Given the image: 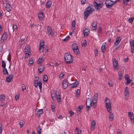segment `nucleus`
Masks as SVG:
<instances>
[{
  "mask_svg": "<svg viewBox=\"0 0 134 134\" xmlns=\"http://www.w3.org/2000/svg\"><path fill=\"white\" fill-rule=\"evenodd\" d=\"M104 102L105 104L107 110L109 113V118L110 120L112 121L113 120L114 116L112 113L111 112V104L110 102V99L108 97H106L105 98Z\"/></svg>",
  "mask_w": 134,
  "mask_h": 134,
  "instance_id": "f257e3e1",
  "label": "nucleus"
},
{
  "mask_svg": "<svg viewBox=\"0 0 134 134\" xmlns=\"http://www.w3.org/2000/svg\"><path fill=\"white\" fill-rule=\"evenodd\" d=\"M65 60L68 64L71 63L73 61L72 56L70 54L66 53L64 56Z\"/></svg>",
  "mask_w": 134,
  "mask_h": 134,
  "instance_id": "f03ea898",
  "label": "nucleus"
},
{
  "mask_svg": "<svg viewBox=\"0 0 134 134\" xmlns=\"http://www.w3.org/2000/svg\"><path fill=\"white\" fill-rule=\"evenodd\" d=\"M86 9H87L85 11L84 13V16L83 18L84 19L86 20L87 19L88 16L91 13V7H88Z\"/></svg>",
  "mask_w": 134,
  "mask_h": 134,
  "instance_id": "7ed1b4c3",
  "label": "nucleus"
},
{
  "mask_svg": "<svg viewBox=\"0 0 134 134\" xmlns=\"http://www.w3.org/2000/svg\"><path fill=\"white\" fill-rule=\"evenodd\" d=\"M105 4L107 8H110L114 4V3L112 1L106 0L105 2Z\"/></svg>",
  "mask_w": 134,
  "mask_h": 134,
  "instance_id": "20e7f679",
  "label": "nucleus"
},
{
  "mask_svg": "<svg viewBox=\"0 0 134 134\" xmlns=\"http://www.w3.org/2000/svg\"><path fill=\"white\" fill-rule=\"evenodd\" d=\"M47 34L49 36H53L54 35V33L52 30L51 27L49 26L47 27Z\"/></svg>",
  "mask_w": 134,
  "mask_h": 134,
  "instance_id": "39448f33",
  "label": "nucleus"
},
{
  "mask_svg": "<svg viewBox=\"0 0 134 134\" xmlns=\"http://www.w3.org/2000/svg\"><path fill=\"white\" fill-rule=\"evenodd\" d=\"M93 4L94 5V8L97 9V10L98 11L100 8H102L103 6L102 3L101 4H98L96 2H93Z\"/></svg>",
  "mask_w": 134,
  "mask_h": 134,
  "instance_id": "423d86ee",
  "label": "nucleus"
},
{
  "mask_svg": "<svg viewBox=\"0 0 134 134\" xmlns=\"http://www.w3.org/2000/svg\"><path fill=\"white\" fill-rule=\"evenodd\" d=\"M72 49L74 52L77 55L79 52L78 51V47L76 44H73L72 45Z\"/></svg>",
  "mask_w": 134,
  "mask_h": 134,
  "instance_id": "0eeeda50",
  "label": "nucleus"
},
{
  "mask_svg": "<svg viewBox=\"0 0 134 134\" xmlns=\"http://www.w3.org/2000/svg\"><path fill=\"white\" fill-rule=\"evenodd\" d=\"M113 68L114 69L116 70H117L118 69V61L115 58H114L113 60Z\"/></svg>",
  "mask_w": 134,
  "mask_h": 134,
  "instance_id": "6e6552de",
  "label": "nucleus"
},
{
  "mask_svg": "<svg viewBox=\"0 0 134 134\" xmlns=\"http://www.w3.org/2000/svg\"><path fill=\"white\" fill-rule=\"evenodd\" d=\"M91 99L89 98L87 99L86 101V107L88 108L87 109V111H88L91 105Z\"/></svg>",
  "mask_w": 134,
  "mask_h": 134,
  "instance_id": "1a4fd4ad",
  "label": "nucleus"
},
{
  "mask_svg": "<svg viewBox=\"0 0 134 134\" xmlns=\"http://www.w3.org/2000/svg\"><path fill=\"white\" fill-rule=\"evenodd\" d=\"M68 84L67 80H63L62 82V87L64 89H66L68 87Z\"/></svg>",
  "mask_w": 134,
  "mask_h": 134,
  "instance_id": "9d476101",
  "label": "nucleus"
},
{
  "mask_svg": "<svg viewBox=\"0 0 134 134\" xmlns=\"http://www.w3.org/2000/svg\"><path fill=\"white\" fill-rule=\"evenodd\" d=\"M131 46V50L132 53H134V40L130 41V43Z\"/></svg>",
  "mask_w": 134,
  "mask_h": 134,
  "instance_id": "9b49d317",
  "label": "nucleus"
},
{
  "mask_svg": "<svg viewBox=\"0 0 134 134\" xmlns=\"http://www.w3.org/2000/svg\"><path fill=\"white\" fill-rule=\"evenodd\" d=\"M44 42L43 41L40 43L39 45V50L41 52H43L44 50Z\"/></svg>",
  "mask_w": 134,
  "mask_h": 134,
  "instance_id": "f8f14e48",
  "label": "nucleus"
},
{
  "mask_svg": "<svg viewBox=\"0 0 134 134\" xmlns=\"http://www.w3.org/2000/svg\"><path fill=\"white\" fill-rule=\"evenodd\" d=\"M7 38V33L6 32H5L2 35L1 39L4 42Z\"/></svg>",
  "mask_w": 134,
  "mask_h": 134,
  "instance_id": "ddd939ff",
  "label": "nucleus"
},
{
  "mask_svg": "<svg viewBox=\"0 0 134 134\" xmlns=\"http://www.w3.org/2000/svg\"><path fill=\"white\" fill-rule=\"evenodd\" d=\"M13 77L14 76L12 75H9V76L6 78V81L8 82H10L12 80Z\"/></svg>",
  "mask_w": 134,
  "mask_h": 134,
  "instance_id": "4468645a",
  "label": "nucleus"
},
{
  "mask_svg": "<svg viewBox=\"0 0 134 134\" xmlns=\"http://www.w3.org/2000/svg\"><path fill=\"white\" fill-rule=\"evenodd\" d=\"M90 31L87 28H85L83 30V34L84 36H87L89 34Z\"/></svg>",
  "mask_w": 134,
  "mask_h": 134,
  "instance_id": "2eb2a0df",
  "label": "nucleus"
},
{
  "mask_svg": "<svg viewBox=\"0 0 134 134\" xmlns=\"http://www.w3.org/2000/svg\"><path fill=\"white\" fill-rule=\"evenodd\" d=\"M121 40V39L120 37H117L116 38V41L114 43V45L116 46L118 45Z\"/></svg>",
  "mask_w": 134,
  "mask_h": 134,
  "instance_id": "dca6fc26",
  "label": "nucleus"
},
{
  "mask_svg": "<svg viewBox=\"0 0 134 134\" xmlns=\"http://www.w3.org/2000/svg\"><path fill=\"white\" fill-rule=\"evenodd\" d=\"M124 93L125 96H127L129 95V92L128 88L127 87H126L125 88Z\"/></svg>",
  "mask_w": 134,
  "mask_h": 134,
  "instance_id": "f3484780",
  "label": "nucleus"
},
{
  "mask_svg": "<svg viewBox=\"0 0 134 134\" xmlns=\"http://www.w3.org/2000/svg\"><path fill=\"white\" fill-rule=\"evenodd\" d=\"M95 121L93 120L91 123V129L92 130H94L95 129Z\"/></svg>",
  "mask_w": 134,
  "mask_h": 134,
  "instance_id": "a211bd4d",
  "label": "nucleus"
},
{
  "mask_svg": "<svg viewBox=\"0 0 134 134\" xmlns=\"http://www.w3.org/2000/svg\"><path fill=\"white\" fill-rule=\"evenodd\" d=\"M38 69L39 72L41 73L43 71L44 69V66L43 65H40L38 67Z\"/></svg>",
  "mask_w": 134,
  "mask_h": 134,
  "instance_id": "6ab92c4d",
  "label": "nucleus"
},
{
  "mask_svg": "<svg viewBox=\"0 0 134 134\" xmlns=\"http://www.w3.org/2000/svg\"><path fill=\"white\" fill-rule=\"evenodd\" d=\"M5 8L7 10L8 12H9L11 10L12 7L9 4H7L5 6Z\"/></svg>",
  "mask_w": 134,
  "mask_h": 134,
  "instance_id": "aec40b11",
  "label": "nucleus"
},
{
  "mask_svg": "<svg viewBox=\"0 0 134 134\" xmlns=\"http://www.w3.org/2000/svg\"><path fill=\"white\" fill-rule=\"evenodd\" d=\"M30 46L29 45H27L25 48V53H31L30 52Z\"/></svg>",
  "mask_w": 134,
  "mask_h": 134,
  "instance_id": "412c9836",
  "label": "nucleus"
},
{
  "mask_svg": "<svg viewBox=\"0 0 134 134\" xmlns=\"http://www.w3.org/2000/svg\"><path fill=\"white\" fill-rule=\"evenodd\" d=\"M97 23L94 21H93L92 23V28L93 30H96L97 28Z\"/></svg>",
  "mask_w": 134,
  "mask_h": 134,
  "instance_id": "4be33fe9",
  "label": "nucleus"
},
{
  "mask_svg": "<svg viewBox=\"0 0 134 134\" xmlns=\"http://www.w3.org/2000/svg\"><path fill=\"white\" fill-rule=\"evenodd\" d=\"M98 93H96L93 96V99H92L93 101H97L98 98Z\"/></svg>",
  "mask_w": 134,
  "mask_h": 134,
  "instance_id": "5701e85b",
  "label": "nucleus"
},
{
  "mask_svg": "<svg viewBox=\"0 0 134 134\" xmlns=\"http://www.w3.org/2000/svg\"><path fill=\"white\" fill-rule=\"evenodd\" d=\"M106 45V43H104L103 44L101 47V49L102 52L104 53L105 51V46Z\"/></svg>",
  "mask_w": 134,
  "mask_h": 134,
  "instance_id": "b1692460",
  "label": "nucleus"
},
{
  "mask_svg": "<svg viewBox=\"0 0 134 134\" xmlns=\"http://www.w3.org/2000/svg\"><path fill=\"white\" fill-rule=\"evenodd\" d=\"M43 109H40L38 110L36 114L39 117L40 116L41 114H42L43 113Z\"/></svg>",
  "mask_w": 134,
  "mask_h": 134,
  "instance_id": "393cba45",
  "label": "nucleus"
},
{
  "mask_svg": "<svg viewBox=\"0 0 134 134\" xmlns=\"http://www.w3.org/2000/svg\"><path fill=\"white\" fill-rule=\"evenodd\" d=\"M52 4L51 1H48L47 3L46 7L47 8H49L51 6Z\"/></svg>",
  "mask_w": 134,
  "mask_h": 134,
  "instance_id": "a878e982",
  "label": "nucleus"
},
{
  "mask_svg": "<svg viewBox=\"0 0 134 134\" xmlns=\"http://www.w3.org/2000/svg\"><path fill=\"white\" fill-rule=\"evenodd\" d=\"M38 16L39 19L40 20H42L43 18V13H40L38 14Z\"/></svg>",
  "mask_w": 134,
  "mask_h": 134,
  "instance_id": "bb28decb",
  "label": "nucleus"
},
{
  "mask_svg": "<svg viewBox=\"0 0 134 134\" xmlns=\"http://www.w3.org/2000/svg\"><path fill=\"white\" fill-rule=\"evenodd\" d=\"M44 59L43 58L40 57L38 60V63L40 64L42 63L44 60Z\"/></svg>",
  "mask_w": 134,
  "mask_h": 134,
  "instance_id": "cd10ccee",
  "label": "nucleus"
},
{
  "mask_svg": "<svg viewBox=\"0 0 134 134\" xmlns=\"http://www.w3.org/2000/svg\"><path fill=\"white\" fill-rule=\"evenodd\" d=\"M56 97L57 101L59 102L61 101V96L60 94H57Z\"/></svg>",
  "mask_w": 134,
  "mask_h": 134,
  "instance_id": "c85d7f7f",
  "label": "nucleus"
},
{
  "mask_svg": "<svg viewBox=\"0 0 134 134\" xmlns=\"http://www.w3.org/2000/svg\"><path fill=\"white\" fill-rule=\"evenodd\" d=\"M25 124V121L23 120H21L19 123V124L20 125V128H21Z\"/></svg>",
  "mask_w": 134,
  "mask_h": 134,
  "instance_id": "c756f323",
  "label": "nucleus"
},
{
  "mask_svg": "<svg viewBox=\"0 0 134 134\" xmlns=\"http://www.w3.org/2000/svg\"><path fill=\"white\" fill-rule=\"evenodd\" d=\"M3 72L4 74L5 75H8V72L6 68H3Z\"/></svg>",
  "mask_w": 134,
  "mask_h": 134,
  "instance_id": "7c9ffc66",
  "label": "nucleus"
},
{
  "mask_svg": "<svg viewBox=\"0 0 134 134\" xmlns=\"http://www.w3.org/2000/svg\"><path fill=\"white\" fill-rule=\"evenodd\" d=\"M76 24V21L75 20H73L71 24L72 29L73 30L75 29V25Z\"/></svg>",
  "mask_w": 134,
  "mask_h": 134,
  "instance_id": "2f4dec72",
  "label": "nucleus"
},
{
  "mask_svg": "<svg viewBox=\"0 0 134 134\" xmlns=\"http://www.w3.org/2000/svg\"><path fill=\"white\" fill-rule=\"evenodd\" d=\"M78 83H79L77 81H76L75 83L72 84L73 85V86L71 87V88H73L75 87H76L77 86V85H78Z\"/></svg>",
  "mask_w": 134,
  "mask_h": 134,
  "instance_id": "473e14b6",
  "label": "nucleus"
},
{
  "mask_svg": "<svg viewBox=\"0 0 134 134\" xmlns=\"http://www.w3.org/2000/svg\"><path fill=\"white\" fill-rule=\"evenodd\" d=\"M119 80H121L122 77V74L121 71H119L118 72Z\"/></svg>",
  "mask_w": 134,
  "mask_h": 134,
  "instance_id": "72a5a7b5",
  "label": "nucleus"
},
{
  "mask_svg": "<svg viewBox=\"0 0 134 134\" xmlns=\"http://www.w3.org/2000/svg\"><path fill=\"white\" fill-rule=\"evenodd\" d=\"M37 131L38 132L37 134H41V130L40 126H39L37 128Z\"/></svg>",
  "mask_w": 134,
  "mask_h": 134,
  "instance_id": "f704fd0d",
  "label": "nucleus"
},
{
  "mask_svg": "<svg viewBox=\"0 0 134 134\" xmlns=\"http://www.w3.org/2000/svg\"><path fill=\"white\" fill-rule=\"evenodd\" d=\"M5 96L3 94H2L0 96V100L1 101H3L5 98Z\"/></svg>",
  "mask_w": 134,
  "mask_h": 134,
  "instance_id": "c9c22d12",
  "label": "nucleus"
},
{
  "mask_svg": "<svg viewBox=\"0 0 134 134\" xmlns=\"http://www.w3.org/2000/svg\"><path fill=\"white\" fill-rule=\"evenodd\" d=\"M25 58H27L30 57L31 55V53H25Z\"/></svg>",
  "mask_w": 134,
  "mask_h": 134,
  "instance_id": "e433bc0d",
  "label": "nucleus"
},
{
  "mask_svg": "<svg viewBox=\"0 0 134 134\" xmlns=\"http://www.w3.org/2000/svg\"><path fill=\"white\" fill-rule=\"evenodd\" d=\"M17 25L16 24H15L13 25V32L16 31L17 30Z\"/></svg>",
  "mask_w": 134,
  "mask_h": 134,
  "instance_id": "4c0bfd02",
  "label": "nucleus"
},
{
  "mask_svg": "<svg viewBox=\"0 0 134 134\" xmlns=\"http://www.w3.org/2000/svg\"><path fill=\"white\" fill-rule=\"evenodd\" d=\"M38 85L40 90H41L42 88V83L41 81H39L38 83Z\"/></svg>",
  "mask_w": 134,
  "mask_h": 134,
  "instance_id": "58836bf2",
  "label": "nucleus"
},
{
  "mask_svg": "<svg viewBox=\"0 0 134 134\" xmlns=\"http://www.w3.org/2000/svg\"><path fill=\"white\" fill-rule=\"evenodd\" d=\"M43 80L45 82H47L48 80V77L47 75H45L44 76L43 78Z\"/></svg>",
  "mask_w": 134,
  "mask_h": 134,
  "instance_id": "ea45409f",
  "label": "nucleus"
},
{
  "mask_svg": "<svg viewBox=\"0 0 134 134\" xmlns=\"http://www.w3.org/2000/svg\"><path fill=\"white\" fill-rule=\"evenodd\" d=\"M6 64L5 62L3 60L2 61V66L3 68H5Z\"/></svg>",
  "mask_w": 134,
  "mask_h": 134,
  "instance_id": "a19ab883",
  "label": "nucleus"
},
{
  "mask_svg": "<svg viewBox=\"0 0 134 134\" xmlns=\"http://www.w3.org/2000/svg\"><path fill=\"white\" fill-rule=\"evenodd\" d=\"M69 38L70 36H68L62 40L63 41L66 42L68 41Z\"/></svg>",
  "mask_w": 134,
  "mask_h": 134,
  "instance_id": "79ce46f5",
  "label": "nucleus"
},
{
  "mask_svg": "<svg viewBox=\"0 0 134 134\" xmlns=\"http://www.w3.org/2000/svg\"><path fill=\"white\" fill-rule=\"evenodd\" d=\"M83 107V106L82 105H81L80 106H78L77 108L78 111H80V109H82Z\"/></svg>",
  "mask_w": 134,
  "mask_h": 134,
  "instance_id": "37998d69",
  "label": "nucleus"
},
{
  "mask_svg": "<svg viewBox=\"0 0 134 134\" xmlns=\"http://www.w3.org/2000/svg\"><path fill=\"white\" fill-rule=\"evenodd\" d=\"M80 93V90L78 89L77 90L76 93V97H78V96L79 95Z\"/></svg>",
  "mask_w": 134,
  "mask_h": 134,
  "instance_id": "c03bdc74",
  "label": "nucleus"
},
{
  "mask_svg": "<svg viewBox=\"0 0 134 134\" xmlns=\"http://www.w3.org/2000/svg\"><path fill=\"white\" fill-rule=\"evenodd\" d=\"M134 19V18L133 17H132L128 19V21L130 23H132Z\"/></svg>",
  "mask_w": 134,
  "mask_h": 134,
  "instance_id": "a18cd8bd",
  "label": "nucleus"
},
{
  "mask_svg": "<svg viewBox=\"0 0 134 134\" xmlns=\"http://www.w3.org/2000/svg\"><path fill=\"white\" fill-rule=\"evenodd\" d=\"M76 131H77V134H81V130H80L78 128L76 127L75 129Z\"/></svg>",
  "mask_w": 134,
  "mask_h": 134,
  "instance_id": "49530a36",
  "label": "nucleus"
},
{
  "mask_svg": "<svg viewBox=\"0 0 134 134\" xmlns=\"http://www.w3.org/2000/svg\"><path fill=\"white\" fill-rule=\"evenodd\" d=\"M128 114L130 118H131V117H132L133 116H134V115L133 113H132L130 112H128Z\"/></svg>",
  "mask_w": 134,
  "mask_h": 134,
  "instance_id": "de8ad7c7",
  "label": "nucleus"
},
{
  "mask_svg": "<svg viewBox=\"0 0 134 134\" xmlns=\"http://www.w3.org/2000/svg\"><path fill=\"white\" fill-rule=\"evenodd\" d=\"M39 77H36L34 80V83H38V80H39Z\"/></svg>",
  "mask_w": 134,
  "mask_h": 134,
  "instance_id": "09e8293b",
  "label": "nucleus"
},
{
  "mask_svg": "<svg viewBox=\"0 0 134 134\" xmlns=\"http://www.w3.org/2000/svg\"><path fill=\"white\" fill-rule=\"evenodd\" d=\"M97 101L93 102L92 105L93 108H96L97 105Z\"/></svg>",
  "mask_w": 134,
  "mask_h": 134,
  "instance_id": "8fccbe9b",
  "label": "nucleus"
},
{
  "mask_svg": "<svg viewBox=\"0 0 134 134\" xmlns=\"http://www.w3.org/2000/svg\"><path fill=\"white\" fill-rule=\"evenodd\" d=\"M24 40L25 39L24 38H22L21 39L20 42L21 45H23L24 44Z\"/></svg>",
  "mask_w": 134,
  "mask_h": 134,
  "instance_id": "3c124183",
  "label": "nucleus"
},
{
  "mask_svg": "<svg viewBox=\"0 0 134 134\" xmlns=\"http://www.w3.org/2000/svg\"><path fill=\"white\" fill-rule=\"evenodd\" d=\"M127 80V81H126V82L125 85H128V84H129L132 81L130 79H129L128 80Z\"/></svg>",
  "mask_w": 134,
  "mask_h": 134,
  "instance_id": "603ef678",
  "label": "nucleus"
},
{
  "mask_svg": "<svg viewBox=\"0 0 134 134\" xmlns=\"http://www.w3.org/2000/svg\"><path fill=\"white\" fill-rule=\"evenodd\" d=\"M130 0H123V4L126 5H127V3Z\"/></svg>",
  "mask_w": 134,
  "mask_h": 134,
  "instance_id": "864d4df0",
  "label": "nucleus"
},
{
  "mask_svg": "<svg viewBox=\"0 0 134 134\" xmlns=\"http://www.w3.org/2000/svg\"><path fill=\"white\" fill-rule=\"evenodd\" d=\"M51 108L52 109V111L53 112H54L55 111V106L54 105H51Z\"/></svg>",
  "mask_w": 134,
  "mask_h": 134,
  "instance_id": "5fc2aeb1",
  "label": "nucleus"
},
{
  "mask_svg": "<svg viewBox=\"0 0 134 134\" xmlns=\"http://www.w3.org/2000/svg\"><path fill=\"white\" fill-rule=\"evenodd\" d=\"M51 97L53 100L54 101L55 99L56 96L55 94H52Z\"/></svg>",
  "mask_w": 134,
  "mask_h": 134,
  "instance_id": "6e6d98bb",
  "label": "nucleus"
},
{
  "mask_svg": "<svg viewBox=\"0 0 134 134\" xmlns=\"http://www.w3.org/2000/svg\"><path fill=\"white\" fill-rule=\"evenodd\" d=\"M26 86L24 84H23L21 86V89L23 91H24V90L26 89Z\"/></svg>",
  "mask_w": 134,
  "mask_h": 134,
  "instance_id": "4d7b16f0",
  "label": "nucleus"
},
{
  "mask_svg": "<svg viewBox=\"0 0 134 134\" xmlns=\"http://www.w3.org/2000/svg\"><path fill=\"white\" fill-rule=\"evenodd\" d=\"M94 52L95 53V56H97L98 55V51L97 49H96L94 50Z\"/></svg>",
  "mask_w": 134,
  "mask_h": 134,
  "instance_id": "13d9d810",
  "label": "nucleus"
},
{
  "mask_svg": "<svg viewBox=\"0 0 134 134\" xmlns=\"http://www.w3.org/2000/svg\"><path fill=\"white\" fill-rule=\"evenodd\" d=\"M34 62V61L31 58L29 61V63L31 64H32Z\"/></svg>",
  "mask_w": 134,
  "mask_h": 134,
  "instance_id": "bf43d9fd",
  "label": "nucleus"
},
{
  "mask_svg": "<svg viewBox=\"0 0 134 134\" xmlns=\"http://www.w3.org/2000/svg\"><path fill=\"white\" fill-rule=\"evenodd\" d=\"M2 124H0V134H2Z\"/></svg>",
  "mask_w": 134,
  "mask_h": 134,
  "instance_id": "052dcab7",
  "label": "nucleus"
},
{
  "mask_svg": "<svg viewBox=\"0 0 134 134\" xmlns=\"http://www.w3.org/2000/svg\"><path fill=\"white\" fill-rule=\"evenodd\" d=\"M69 113L70 114V116L71 117L74 114V113L72 111H70Z\"/></svg>",
  "mask_w": 134,
  "mask_h": 134,
  "instance_id": "680f3d73",
  "label": "nucleus"
},
{
  "mask_svg": "<svg viewBox=\"0 0 134 134\" xmlns=\"http://www.w3.org/2000/svg\"><path fill=\"white\" fill-rule=\"evenodd\" d=\"M129 76L127 75H125V80H128L129 78Z\"/></svg>",
  "mask_w": 134,
  "mask_h": 134,
  "instance_id": "e2e57ef3",
  "label": "nucleus"
},
{
  "mask_svg": "<svg viewBox=\"0 0 134 134\" xmlns=\"http://www.w3.org/2000/svg\"><path fill=\"white\" fill-rule=\"evenodd\" d=\"M128 60H129L128 58L127 57L126 58L124 59H123V61L124 62H127L128 61Z\"/></svg>",
  "mask_w": 134,
  "mask_h": 134,
  "instance_id": "0e129e2a",
  "label": "nucleus"
},
{
  "mask_svg": "<svg viewBox=\"0 0 134 134\" xmlns=\"http://www.w3.org/2000/svg\"><path fill=\"white\" fill-rule=\"evenodd\" d=\"M108 84L110 87H112L113 86V84L112 83L108 82Z\"/></svg>",
  "mask_w": 134,
  "mask_h": 134,
  "instance_id": "69168bd1",
  "label": "nucleus"
},
{
  "mask_svg": "<svg viewBox=\"0 0 134 134\" xmlns=\"http://www.w3.org/2000/svg\"><path fill=\"white\" fill-rule=\"evenodd\" d=\"M81 3L82 4H84L85 3V2H86V0H81Z\"/></svg>",
  "mask_w": 134,
  "mask_h": 134,
  "instance_id": "338daca9",
  "label": "nucleus"
},
{
  "mask_svg": "<svg viewBox=\"0 0 134 134\" xmlns=\"http://www.w3.org/2000/svg\"><path fill=\"white\" fill-rule=\"evenodd\" d=\"M64 73H62L61 74H60V77H62L64 76Z\"/></svg>",
  "mask_w": 134,
  "mask_h": 134,
  "instance_id": "774afa93",
  "label": "nucleus"
}]
</instances>
